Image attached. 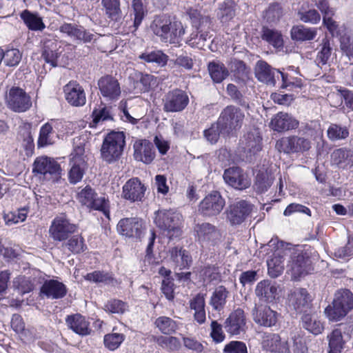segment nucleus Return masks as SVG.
Returning <instances> with one entry per match:
<instances>
[{
	"mask_svg": "<svg viewBox=\"0 0 353 353\" xmlns=\"http://www.w3.org/2000/svg\"><path fill=\"white\" fill-rule=\"evenodd\" d=\"M152 32L162 42L178 44L185 34V28L179 21H172L166 15L157 16L150 25Z\"/></svg>",
	"mask_w": 353,
	"mask_h": 353,
	"instance_id": "obj_1",
	"label": "nucleus"
},
{
	"mask_svg": "<svg viewBox=\"0 0 353 353\" xmlns=\"http://www.w3.org/2000/svg\"><path fill=\"white\" fill-rule=\"evenodd\" d=\"M125 145V137L123 132L112 131L103 139L101 148V157L103 161L112 163L121 156Z\"/></svg>",
	"mask_w": 353,
	"mask_h": 353,
	"instance_id": "obj_2",
	"label": "nucleus"
},
{
	"mask_svg": "<svg viewBox=\"0 0 353 353\" xmlns=\"http://www.w3.org/2000/svg\"><path fill=\"white\" fill-rule=\"evenodd\" d=\"M353 309V294L349 290H341L336 292L332 305H328L325 313L331 321H337Z\"/></svg>",
	"mask_w": 353,
	"mask_h": 353,
	"instance_id": "obj_3",
	"label": "nucleus"
},
{
	"mask_svg": "<svg viewBox=\"0 0 353 353\" xmlns=\"http://www.w3.org/2000/svg\"><path fill=\"white\" fill-rule=\"evenodd\" d=\"M181 215L172 210H159L154 213V222L170 239L181 234Z\"/></svg>",
	"mask_w": 353,
	"mask_h": 353,
	"instance_id": "obj_4",
	"label": "nucleus"
},
{
	"mask_svg": "<svg viewBox=\"0 0 353 353\" xmlns=\"http://www.w3.org/2000/svg\"><path fill=\"white\" fill-rule=\"evenodd\" d=\"M77 201L89 210L101 211L109 217L110 203L105 196H99L94 189L90 185L82 188L77 194Z\"/></svg>",
	"mask_w": 353,
	"mask_h": 353,
	"instance_id": "obj_5",
	"label": "nucleus"
},
{
	"mask_svg": "<svg viewBox=\"0 0 353 353\" xmlns=\"http://www.w3.org/2000/svg\"><path fill=\"white\" fill-rule=\"evenodd\" d=\"M245 118L244 112L234 105H228L221 112L218 119L221 132L229 134L239 130Z\"/></svg>",
	"mask_w": 353,
	"mask_h": 353,
	"instance_id": "obj_6",
	"label": "nucleus"
},
{
	"mask_svg": "<svg viewBox=\"0 0 353 353\" xmlns=\"http://www.w3.org/2000/svg\"><path fill=\"white\" fill-rule=\"evenodd\" d=\"M312 145V141L301 134V136L282 137L276 142L275 148L285 154L302 153L308 151Z\"/></svg>",
	"mask_w": 353,
	"mask_h": 353,
	"instance_id": "obj_7",
	"label": "nucleus"
},
{
	"mask_svg": "<svg viewBox=\"0 0 353 353\" xmlns=\"http://www.w3.org/2000/svg\"><path fill=\"white\" fill-rule=\"evenodd\" d=\"M33 172L40 177L53 182L61 178L60 165L53 159L47 157H37L33 164Z\"/></svg>",
	"mask_w": 353,
	"mask_h": 353,
	"instance_id": "obj_8",
	"label": "nucleus"
},
{
	"mask_svg": "<svg viewBox=\"0 0 353 353\" xmlns=\"http://www.w3.org/2000/svg\"><path fill=\"white\" fill-rule=\"evenodd\" d=\"M77 226L71 223L65 214L57 216L49 228L50 236L55 241H63L74 233Z\"/></svg>",
	"mask_w": 353,
	"mask_h": 353,
	"instance_id": "obj_9",
	"label": "nucleus"
},
{
	"mask_svg": "<svg viewBox=\"0 0 353 353\" xmlns=\"http://www.w3.org/2000/svg\"><path fill=\"white\" fill-rule=\"evenodd\" d=\"M196 241L203 248L214 246L221 240L219 230L210 223H197L194 228Z\"/></svg>",
	"mask_w": 353,
	"mask_h": 353,
	"instance_id": "obj_10",
	"label": "nucleus"
},
{
	"mask_svg": "<svg viewBox=\"0 0 353 353\" xmlns=\"http://www.w3.org/2000/svg\"><path fill=\"white\" fill-rule=\"evenodd\" d=\"M290 261L288 266L292 272V276L294 280L305 276L312 270L310 259L302 252L295 248H290Z\"/></svg>",
	"mask_w": 353,
	"mask_h": 353,
	"instance_id": "obj_11",
	"label": "nucleus"
},
{
	"mask_svg": "<svg viewBox=\"0 0 353 353\" xmlns=\"http://www.w3.org/2000/svg\"><path fill=\"white\" fill-rule=\"evenodd\" d=\"M225 205V199L220 192L212 191L199 203L198 211L203 216H215L221 213Z\"/></svg>",
	"mask_w": 353,
	"mask_h": 353,
	"instance_id": "obj_12",
	"label": "nucleus"
},
{
	"mask_svg": "<svg viewBox=\"0 0 353 353\" xmlns=\"http://www.w3.org/2000/svg\"><path fill=\"white\" fill-rule=\"evenodd\" d=\"M8 107L17 112H23L32 106L30 97L21 88L12 87L6 95Z\"/></svg>",
	"mask_w": 353,
	"mask_h": 353,
	"instance_id": "obj_13",
	"label": "nucleus"
},
{
	"mask_svg": "<svg viewBox=\"0 0 353 353\" xmlns=\"http://www.w3.org/2000/svg\"><path fill=\"white\" fill-rule=\"evenodd\" d=\"M84 148L77 146L70 154V170L68 173L69 181L76 184L81 181L85 170V161L83 157Z\"/></svg>",
	"mask_w": 353,
	"mask_h": 353,
	"instance_id": "obj_14",
	"label": "nucleus"
},
{
	"mask_svg": "<svg viewBox=\"0 0 353 353\" xmlns=\"http://www.w3.org/2000/svg\"><path fill=\"white\" fill-rule=\"evenodd\" d=\"M189 103L188 94L183 90L175 89L170 91L163 99V110L168 112L183 110Z\"/></svg>",
	"mask_w": 353,
	"mask_h": 353,
	"instance_id": "obj_15",
	"label": "nucleus"
},
{
	"mask_svg": "<svg viewBox=\"0 0 353 353\" xmlns=\"http://www.w3.org/2000/svg\"><path fill=\"white\" fill-rule=\"evenodd\" d=\"M223 177L227 184L238 190L246 189L251 184L248 176L239 167L226 169Z\"/></svg>",
	"mask_w": 353,
	"mask_h": 353,
	"instance_id": "obj_16",
	"label": "nucleus"
},
{
	"mask_svg": "<svg viewBox=\"0 0 353 353\" xmlns=\"http://www.w3.org/2000/svg\"><path fill=\"white\" fill-rule=\"evenodd\" d=\"M252 210V205L244 200L236 201L229 207L228 218L232 225L243 223Z\"/></svg>",
	"mask_w": 353,
	"mask_h": 353,
	"instance_id": "obj_17",
	"label": "nucleus"
},
{
	"mask_svg": "<svg viewBox=\"0 0 353 353\" xmlns=\"http://www.w3.org/2000/svg\"><path fill=\"white\" fill-rule=\"evenodd\" d=\"M261 140L260 132L256 129L243 135L240 140V146L246 154L247 157H252L261 150Z\"/></svg>",
	"mask_w": 353,
	"mask_h": 353,
	"instance_id": "obj_18",
	"label": "nucleus"
},
{
	"mask_svg": "<svg viewBox=\"0 0 353 353\" xmlns=\"http://www.w3.org/2000/svg\"><path fill=\"white\" fill-rule=\"evenodd\" d=\"M224 327L227 332L232 335H239L245 332L246 319L244 311L238 308L232 312L226 319Z\"/></svg>",
	"mask_w": 353,
	"mask_h": 353,
	"instance_id": "obj_19",
	"label": "nucleus"
},
{
	"mask_svg": "<svg viewBox=\"0 0 353 353\" xmlns=\"http://www.w3.org/2000/svg\"><path fill=\"white\" fill-rule=\"evenodd\" d=\"M290 249L277 248L273 256L267 261L268 273L272 278H276L280 276L285 268V257L289 256Z\"/></svg>",
	"mask_w": 353,
	"mask_h": 353,
	"instance_id": "obj_20",
	"label": "nucleus"
},
{
	"mask_svg": "<svg viewBox=\"0 0 353 353\" xmlns=\"http://www.w3.org/2000/svg\"><path fill=\"white\" fill-rule=\"evenodd\" d=\"M65 100L72 106L85 104L86 97L83 88L77 81H70L63 87Z\"/></svg>",
	"mask_w": 353,
	"mask_h": 353,
	"instance_id": "obj_21",
	"label": "nucleus"
},
{
	"mask_svg": "<svg viewBox=\"0 0 353 353\" xmlns=\"http://www.w3.org/2000/svg\"><path fill=\"white\" fill-rule=\"evenodd\" d=\"M290 305L297 313L306 314L310 312L312 299L307 291L304 288L294 290L290 296Z\"/></svg>",
	"mask_w": 353,
	"mask_h": 353,
	"instance_id": "obj_22",
	"label": "nucleus"
},
{
	"mask_svg": "<svg viewBox=\"0 0 353 353\" xmlns=\"http://www.w3.org/2000/svg\"><path fill=\"white\" fill-rule=\"evenodd\" d=\"M101 95L108 100H117L121 94V88L118 81L112 76L101 77L98 81Z\"/></svg>",
	"mask_w": 353,
	"mask_h": 353,
	"instance_id": "obj_23",
	"label": "nucleus"
},
{
	"mask_svg": "<svg viewBox=\"0 0 353 353\" xmlns=\"http://www.w3.org/2000/svg\"><path fill=\"white\" fill-rule=\"evenodd\" d=\"M134 157L137 161L150 164L155 158L153 144L148 140H137L133 145Z\"/></svg>",
	"mask_w": 353,
	"mask_h": 353,
	"instance_id": "obj_24",
	"label": "nucleus"
},
{
	"mask_svg": "<svg viewBox=\"0 0 353 353\" xmlns=\"http://www.w3.org/2000/svg\"><path fill=\"white\" fill-rule=\"evenodd\" d=\"M254 322L261 326L271 327L277 321V313L267 305H255L252 311Z\"/></svg>",
	"mask_w": 353,
	"mask_h": 353,
	"instance_id": "obj_25",
	"label": "nucleus"
},
{
	"mask_svg": "<svg viewBox=\"0 0 353 353\" xmlns=\"http://www.w3.org/2000/svg\"><path fill=\"white\" fill-rule=\"evenodd\" d=\"M145 187L137 178L128 180L123 187L122 196L132 202L140 201L144 196Z\"/></svg>",
	"mask_w": 353,
	"mask_h": 353,
	"instance_id": "obj_26",
	"label": "nucleus"
},
{
	"mask_svg": "<svg viewBox=\"0 0 353 353\" xmlns=\"http://www.w3.org/2000/svg\"><path fill=\"white\" fill-rule=\"evenodd\" d=\"M281 72V71L272 68L267 62L263 60L258 61L254 68L256 79L270 85H274L276 84V74L277 78H279Z\"/></svg>",
	"mask_w": 353,
	"mask_h": 353,
	"instance_id": "obj_27",
	"label": "nucleus"
},
{
	"mask_svg": "<svg viewBox=\"0 0 353 353\" xmlns=\"http://www.w3.org/2000/svg\"><path fill=\"white\" fill-rule=\"evenodd\" d=\"M117 230L123 236L139 238L143 231V223L137 218L123 219L117 224Z\"/></svg>",
	"mask_w": 353,
	"mask_h": 353,
	"instance_id": "obj_28",
	"label": "nucleus"
},
{
	"mask_svg": "<svg viewBox=\"0 0 353 353\" xmlns=\"http://www.w3.org/2000/svg\"><path fill=\"white\" fill-rule=\"evenodd\" d=\"M265 345L271 352L288 353L290 352L288 331H281L279 334H272L267 336Z\"/></svg>",
	"mask_w": 353,
	"mask_h": 353,
	"instance_id": "obj_29",
	"label": "nucleus"
},
{
	"mask_svg": "<svg viewBox=\"0 0 353 353\" xmlns=\"http://www.w3.org/2000/svg\"><path fill=\"white\" fill-rule=\"evenodd\" d=\"M299 124V121L291 114L280 112L272 119L270 125L274 131L284 132L297 128Z\"/></svg>",
	"mask_w": 353,
	"mask_h": 353,
	"instance_id": "obj_30",
	"label": "nucleus"
},
{
	"mask_svg": "<svg viewBox=\"0 0 353 353\" xmlns=\"http://www.w3.org/2000/svg\"><path fill=\"white\" fill-rule=\"evenodd\" d=\"M279 285L275 282L265 279L257 283L256 296L262 301L272 302L279 294Z\"/></svg>",
	"mask_w": 353,
	"mask_h": 353,
	"instance_id": "obj_31",
	"label": "nucleus"
},
{
	"mask_svg": "<svg viewBox=\"0 0 353 353\" xmlns=\"http://www.w3.org/2000/svg\"><path fill=\"white\" fill-rule=\"evenodd\" d=\"M66 293V286L58 280H46L41 288V294L48 299H59L64 297Z\"/></svg>",
	"mask_w": 353,
	"mask_h": 353,
	"instance_id": "obj_32",
	"label": "nucleus"
},
{
	"mask_svg": "<svg viewBox=\"0 0 353 353\" xmlns=\"http://www.w3.org/2000/svg\"><path fill=\"white\" fill-rule=\"evenodd\" d=\"M59 31L68 37L84 42H90L94 39V34L86 31L83 27L73 23H64L60 26Z\"/></svg>",
	"mask_w": 353,
	"mask_h": 353,
	"instance_id": "obj_33",
	"label": "nucleus"
},
{
	"mask_svg": "<svg viewBox=\"0 0 353 353\" xmlns=\"http://www.w3.org/2000/svg\"><path fill=\"white\" fill-rule=\"evenodd\" d=\"M67 326L76 334L81 336L90 334V323L80 314L69 315L65 319Z\"/></svg>",
	"mask_w": 353,
	"mask_h": 353,
	"instance_id": "obj_34",
	"label": "nucleus"
},
{
	"mask_svg": "<svg viewBox=\"0 0 353 353\" xmlns=\"http://www.w3.org/2000/svg\"><path fill=\"white\" fill-rule=\"evenodd\" d=\"M193 26L196 28V32L191 34L189 42L194 44L196 42V39H199L202 41H205L210 37L209 34L211 21L208 17H201L198 20L196 19H194Z\"/></svg>",
	"mask_w": 353,
	"mask_h": 353,
	"instance_id": "obj_35",
	"label": "nucleus"
},
{
	"mask_svg": "<svg viewBox=\"0 0 353 353\" xmlns=\"http://www.w3.org/2000/svg\"><path fill=\"white\" fill-rule=\"evenodd\" d=\"M170 262L179 270L189 268L192 257L189 252L182 248L174 247L170 250Z\"/></svg>",
	"mask_w": 353,
	"mask_h": 353,
	"instance_id": "obj_36",
	"label": "nucleus"
},
{
	"mask_svg": "<svg viewBox=\"0 0 353 353\" xmlns=\"http://www.w3.org/2000/svg\"><path fill=\"white\" fill-rule=\"evenodd\" d=\"M331 159L340 168H350L353 165V150L345 148L336 149L331 154Z\"/></svg>",
	"mask_w": 353,
	"mask_h": 353,
	"instance_id": "obj_37",
	"label": "nucleus"
},
{
	"mask_svg": "<svg viewBox=\"0 0 353 353\" xmlns=\"http://www.w3.org/2000/svg\"><path fill=\"white\" fill-rule=\"evenodd\" d=\"M205 307V295L203 294H197L190 301V307L192 310H194V319L199 324H203L205 322L206 314Z\"/></svg>",
	"mask_w": 353,
	"mask_h": 353,
	"instance_id": "obj_38",
	"label": "nucleus"
},
{
	"mask_svg": "<svg viewBox=\"0 0 353 353\" xmlns=\"http://www.w3.org/2000/svg\"><path fill=\"white\" fill-rule=\"evenodd\" d=\"M288 331L289 345H292L294 352L304 353L307 350L304 332L301 328H290Z\"/></svg>",
	"mask_w": 353,
	"mask_h": 353,
	"instance_id": "obj_39",
	"label": "nucleus"
},
{
	"mask_svg": "<svg viewBox=\"0 0 353 353\" xmlns=\"http://www.w3.org/2000/svg\"><path fill=\"white\" fill-rule=\"evenodd\" d=\"M263 41L272 46L274 48L281 49L283 46V39L281 32L276 29L263 26L261 32Z\"/></svg>",
	"mask_w": 353,
	"mask_h": 353,
	"instance_id": "obj_40",
	"label": "nucleus"
},
{
	"mask_svg": "<svg viewBox=\"0 0 353 353\" xmlns=\"http://www.w3.org/2000/svg\"><path fill=\"white\" fill-rule=\"evenodd\" d=\"M20 17L30 30L42 31L46 28L42 18L38 14L31 12L28 10L21 12Z\"/></svg>",
	"mask_w": 353,
	"mask_h": 353,
	"instance_id": "obj_41",
	"label": "nucleus"
},
{
	"mask_svg": "<svg viewBox=\"0 0 353 353\" xmlns=\"http://www.w3.org/2000/svg\"><path fill=\"white\" fill-rule=\"evenodd\" d=\"M291 37L295 41H310L313 40L317 34L316 28H307L303 25L294 26L290 31Z\"/></svg>",
	"mask_w": 353,
	"mask_h": 353,
	"instance_id": "obj_42",
	"label": "nucleus"
},
{
	"mask_svg": "<svg viewBox=\"0 0 353 353\" xmlns=\"http://www.w3.org/2000/svg\"><path fill=\"white\" fill-rule=\"evenodd\" d=\"M229 294V291L224 286H218L212 292L209 304L214 310L221 311L226 303Z\"/></svg>",
	"mask_w": 353,
	"mask_h": 353,
	"instance_id": "obj_43",
	"label": "nucleus"
},
{
	"mask_svg": "<svg viewBox=\"0 0 353 353\" xmlns=\"http://www.w3.org/2000/svg\"><path fill=\"white\" fill-rule=\"evenodd\" d=\"M301 322L303 327L314 335L321 334L324 329L323 323L310 312L303 314Z\"/></svg>",
	"mask_w": 353,
	"mask_h": 353,
	"instance_id": "obj_44",
	"label": "nucleus"
},
{
	"mask_svg": "<svg viewBox=\"0 0 353 353\" xmlns=\"http://www.w3.org/2000/svg\"><path fill=\"white\" fill-rule=\"evenodd\" d=\"M52 124L53 122H47L41 126L37 141L39 148L46 147L54 143L56 133L53 130Z\"/></svg>",
	"mask_w": 353,
	"mask_h": 353,
	"instance_id": "obj_45",
	"label": "nucleus"
},
{
	"mask_svg": "<svg viewBox=\"0 0 353 353\" xmlns=\"http://www.w3.org/2000/svg\"><path fill=\"white\" fill-rule=\"evenodd\" d=\"M154 323L162 334L166 335L172 334L179 329V323L166 316L157 318Z\"/></svg>",
	"mask_w": 353,
	"mask_h": 353,
	"instance_id": "obj_46",
	"label": "nucleus"
},
{
	"mask_svg": "<svg viewBox=\"0 0 353 353\" xmlns=\"http://www.w3.org/2000/svg\"><path fill=\"white\" fill-rule=\"evenodd\" d=\"M208 68L212 81L216 83L222 82L229 75L225 65L219 61L210 62Z\"/></svg>",
	"mask_w": 353,
	"mask_h": 353,
	"instance_id": "obj_47",
	"label": "nucleus"
},
{
	"mask_svg": "<svg viewBox=\"0 0 353 353\" xmlns=\"http://www.w3.org/2000/svg\"><path fill=\"white\" fill-rule=\"evenodd\" d=\"M350 135L349 128L345 125L331 123L327 130V136L331 141H339L346 139Z\"/></svg>",
	"mask_w": 353,
	"mask_h": 353,
	"instance_id": "obj_48",
	"label": "nucleus"
},
{
	"mask_svg": "<svg viewBox=\"0 0 353 353\" xmlns=\"http://www.w3.org/2000/svg\"><path fill=\"white\" fill-rule=\"evenodd\" d=\"M85 279L95 283H103L114 286L118 284L117 281L108 272L101 271H94L88 273L85 276Z\"/></svg>",
	"mask_w": 353,
	"mask_h": 353,
	"instance_id": "obj_49",
	"label": "nucleus"
},
{
	"mask_svg": "<svg viewBox=\"0 0 353 353\" xmlns=\"http://www.w3.org/2000/svg\"><path fill=\"white\" fill-rule=\"evenodd\" d=\"M327 339L329 342L328 353H341L344 345L341 331L339 329L334 330L327 335Z\"/></svg>",
	"mask_w": 353,
	"mask_h": 353,
	"instance_id": "obj_50",
	"label": "nucleus"
},
{
	"mask_svg": "<svg viewBox=\"0 0 353 353\" xmlns=\"http://www.w3.org/2000/svg\"><path fill=\"white\" fill-rule=\"evenodd\" d=\"M101 5L105 8V14L108 18L114 21L121 18L120 0H102Z\"/></svg>",
	"mask_w": 353,
	"mask_h": 353,
	"instance_id": "obj_51",
	"label": "nucleus"
},
{
	"mask_svg": "<svg viewBox=\"0 0 353 353\" xmlns=\"http://www.w3.org/2000/svg\"><path fill=\"white\" fill-rule=\"evenodd\" d=\"M139 58L148 63H154L163 67L167 64L168 57L161 50L146 52L141 54Z\"/></svg>",
	"mask_w": 353,
	"mask_h": 353,
	"instance_id": "obj_52",
	"label": "nucleus"
},
{
	"mask_svg": "<svg viewBox=\"0 0 353 353\" xmlns=\"http://www.w3.org/2000/svg\"><path fill=\"white\" fill-rule=\"evenodd\" d=\"M302 132L303 135L308 137L311 141L323 136V130L319 121H310L307 122Z\"/></svg>",
	"mask_w": 353,
	"mask_h": 353,
	"instance_id": "obj_53",
	"label": "nucleus"
},
{
	"mask_svg": "<svg viewBox=\"0 0 353 353\" xmlns=\"http://www.w3.org/2000/svg\"><path fill=\"white\" fill-rule=\"evenodd\" d=\"M154 341L161 347L169 350L176 351L181 347V342L175 336H154Z\"/></svg>",
	"mask_w": 353,
	"mask_h": 353,
	"instance_id": "obj_54",
	"label": "nucleus"
},
{
	"mask_svg": "<svg viewBox=\"0 0 353 353\" xmlns=\"http://www.w3.org/2000/svg\"><path fill=\"white\" fill-rule=\"evenodd\" d=\"M132 7L134 12V21L133 26L130 27V31L132 32H135L145 17V11L143 8V5L141 0H133L132 3Z\"/></svg>",
	"mask_w": 353,
	"mask_h": 353,
	"instance_id": "obj_55",
	"label": "nucleus"
},
{
	"mask_svg": "<svg viewBox=\"0 0 353 353\" xmlns=\"http://www.w3.org/2000/svg\"><path fill=\"white\" fill-rule=\"evenodd\" d=\"M272 183L273 179L270 174L267 172H259L256 176L254 188L256 192L263 193L268 190Z\"/></svg>",
	"mask_w": 353,
	"mask_h": 353,
	"instance_id": "obj_56",
	"label": "nucleus"
},
{
	"mask_svg": "<svg viewBox=\"0 0 353 353\" xmlns=\"http://www.w3.org/2000/svg\"><path fill=\"white\" fill-rule=\"evenodd\" d=\"M22 58L21 52L17 48H12L3 52V63L9 67L18 65Z\"/></svg>",
	"mask_w": 353,
	"mask_h": 353,
	"instance_id": "obj_57",
	"label": "nucleus"
},
{
	"mask_svg": "<svg viewBox=\"0 0 353 353\" xmlns=\"http://www.w3.org/2000/svg\"><path fill=\"white\" fill-rule=\"evenodd\" d=\"M103 309L109 313L122 314L127 310L128 305L121 300L111 299L104 305Z\"/></svg>",
	"mask_w": 353,
	"mask_h": 353,
	"instance_id": "obj_58",
	"label": "nucleus"
},
{
	"mask_svg": "<svg viewBox=\"0 0 353 353\" xmlns=\"http://www.w3.org/2000/svg\"><path fill=\"white\" fill-rule=\"evenodd\" d=\"M125 339L123 334L113 332L104 336V344L110 350L117 349Z\"/></svg>",
	"mask_w": 353,
	"mask_h": 353,
	"instance_id": "obj_59",
	"label": "nucleus"
},
{
	"mask_svg": "<svg viewBox=\"0 0 353 353\" xmlns=\"http://www.w3.org/2000/svg\"><path fill=\"white\" fill-rule=\"evenodd\" d=\"M298 16L301 21L304 23L317 24L321 21V15L314 8L307 10H300Z\"/></svg>",
	"mask_w": 353,
	"mask_h": 353,
	"instance_id": "obj_60",
	"label": "nucleus"
},
{
	"mask_svg": "<svg viewBox=\"0 0 353 353\" xmlns=\"http://www.w3.org/2000/svg\"><path fill=\"white\" fill-rule=\"evenodd\" d=\"M92 123L96 126L105 121L113 120L110 109L107 107H103L99 110H94L92 112Z\"/></svg>",
	"mask_w": 353,
	"mask_h": 353,
	"instance_id": "obj_61",
	"label": "nucleus"
},
{
	"mask_svg": "<svg viewBox=\"0 0 353 353\" xmlns=\"http://www.w3.org/2000/svg\"><path fill=\"white\" fill-rule=\"evenodd\" d=\"M282 78L283 88H301L303 85V80L301 77H293L288 73L281 72Z\"/></svg>",
	"mask_w": 353,
	"mask_h": 353,
	"instance_id": "obj_62",
	"label": "nucleus"
},
{
	"mask_svg": "<svg viewBox=\"0 0 353 353\" xmlns=\"http://www.w3.org/2000/svg\"><path fill=\"white\" fill-rule=\"evenodd\" d=\"M65 246L70 252L76 254L82 252L87 248L83 239L79 235H75L70 238L65 243Z\"/></svg>",
	"mask_w": 353,
	"mask_h": 353,
	"instance_id": "obj_63",
	"label": "nucleus"
},
{
	"mask_svg": "<svg viewBox=\"0 0 353 353\" xmlns=\"http://www.w3.org/2000/svg\"><path fill=\"white\" fill-rule=\"evenodd\" d=\"M223 353H248V349L243 342L232 341L225 345Z\"/></svg>",
	"mask_w": 353,
	"mask_h": 353,
	"instance_id": "obj_64",
	"label": "nucleus"
}]
</instances>
